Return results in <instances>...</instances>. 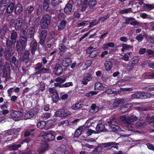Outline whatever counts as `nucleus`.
<instances>
[{
	"label": "nucleus",
	"mask_w": 154,
	"mask_h": 154,
	"mask_svg": "<svg viewBox=\"0 0 154 154\" xmlns=\"http://www.w3.org/2000/svg\"><path fill=\"white\" fill-rule=\"evenodd\" d=\"M96 0H89L88 2V5L90 9L92 8L96 4Z\"/></svg>",
	"instance_id": "nucleus-46"
},
{
	"label": "nucleus",
	"mask_w": 154,
	"mask_h": 154,
	"mask_svg": "<svg viewBox=\"0 0 154 154\" xmlns=\"http://www.w3.org/2000/svg\"><path fill=\"white\" fill-rule=\"evenodd\" d=\"M66 80L65 77L61 76L60 77H58L55 79V81L60 83H63Z\"/></svg>",
	"instance_id": "nucleus-50"
},
{
	"label": "nucleus",
	"mask_w": 154,
	"mask_h": 154,
	"mask_svg": "<svg viewBox=\"0 0 154 154\" xmlns=\"http://www.w3.org/2000/svg\"><path fill=\"white\" fill-rule=\"evenodd\" d=\"M112 63L109 61H106L105 63V66L106 70H109L112 67Z\"/></svg>",
	"instance_id": "nucleus-37"
},
{
	"label": "nucleus",
	"mask_w": 154,
	"mask_h": 154,
	"mask_svg": "<svg viewBox=\"0 0 154 154\" xmlns=\"http://www.w3.org/2000/svg\"><path fill=\"white\" fill-rule=\"evenodd\" d=\"M135 65L131 62V61H130L127 67V71H131Z\"/></svg>",
	"instance_id": "nucleus-53"
},
{
	"label": "nucleus",
	"mask_w": 154,
	"mask_h": 154,
	"mask_svg": "<svg viewBox=\"0 0 154 154\" xmlns=\"http://www.w3.org/2000/svg\"><path fill=\"white\" fill-rule=\"evenodd\" d=\"M46 122L42 121L39 122L37 124V125L39 128L42 129L44 128L45 126L46 125Z\"/></svg>",
	"instance_id": "nucleus-43"
},
{
	"label": "nucleus",
	"mask_w": 154,
	"mask_h": 154,
	"mask_svg": "<svg viewBox=\"0 0 154 154\" xmlns=\"http://www.w3.org/2000/svg\"><path fill=\"white\" fill-rule=\"evenodd\" d=\"M21 146L20 144H14L9 146L8 147V149L10 150H15Z\"/></svg>",
	"instance_id": "nucleus-42"
},
{
	"label": "nucleus",
	"mask_w": 154,
	"mask_h": 154,
	"mask_svg": "<svg viewBox=\"0 0 154 154\" xmlns=\"http://www.w3.org/2000/svg\"><path fill=\"white\" fill-rule=\"evenodd\" d=\"M87 3L86 1H84L82 5V11H85L88 7Z\"/></svg>",
	"instance_id": "nucleus-57"
},
{
	"label": "nucleus",
	"mask_w": 154,
	"mask_h": 154,
	"mask_svg": "<svg viewBox=\"0 0 154 154\" xmlns=\"http://www.w3.org/2000/svg\"><path fill=\"white\" fill-rule=\"evenodd\" d=\"M73 85V84L72 82H68L62 85V88H66L72 86Z\"/></svg>",
	"instance_id": "nucleus-63"
},
{
	"label": "nucleus",
	"mask_w": 154,
	"mask_h": 154,
	"mask_svg": "<svg viewBox=\"0 0 154 154\" xmlns=\"http://www.w3.org/2000/svg\"><path fill=\"white\" fill-rule=\"evenodd\" d=\"M15 13L16 14H20L23 11V7L20 4H17L16 5L14 9Z\"/></svg>",
	"instance_id": "nucleus-22"
},
{
	"label": "nucleus",
	"mask_w": 154,
	"mask_h": 154,
	"mask_svg": "<svg viewBox=\"0 0 154 154\" xmlns=\"http://www.w3.org/2000/svg\"><path fill=\"white\" fill-rule=\"evenodd\" d=\"M69 124V122L67 120L61 121L59 123V126H60L63 125V126H66L68 125Z\"/></svg>",
	"instance_id": "nucleus-54"
},
{
	"label": "nucleus",
	"mask_w": 154,
	"mask_h": 154,
	"mask_svg": "<svg viewBox=\"0 0 154 154\" xmlns=\"http://www.w3.org/2000/svg\"><path fill=\"white\" fill-rule=\"evenodd\" d=\"M49 92L52 99L53 101L55 103L57 102L59 100L58 94L57 91L53 88H50Z\"/></svg>",
	"instance_id": "nucleus-4"
},
{
	"label": "nucleus",
	"mask_w": 154,
	"mask_h": 154,
	"mask_svg": "<svg viewBox=\"0 0 154 154\" xmlns=\"http://www.w3.org/2000/svg\"><path fill=\"white\" fill-rule=\"evenodd\" d=\"M37 43L35 41L32 45L31 53L32 54H34L35 52L37 49Z\"/></svg>",
	"instance_id": "nucleus-35"
},
{
	"label": "nucleus",
	"mask_w": 154,
	"mask_h": 154,
	"mask_svg": "<svg viewBox=\"0 0 154 154\" xmlns=\"http://www.w3.org/2000/svg\"><path fill=\"white\" fill-rule=\"evenodd\" d=\"M97 93V92L96 91H90L89 93H87L86 96L88 97H91L93 95L96 94Z\"/></svg>",
	"instance_id": "nucleus-56"
},
{
	"label": "nucleus",
	"mask_w": 154,
	"mask_h": 154,
	"mask_svg": "<svg viewBox=\"0 0 154 154\" xmlns=\"http://www.w3.org/2000/svg\"><path fill=\"white\" fill-rule=\"evenodd\" d=\"M117 145L116 143L112 142L102 143L95 148L93 150V152L94 154H98L102 151L103 149L104 148L114 147L117 148L118 146Z\"/></svg>",
	"instance_id": "nucleus-1"
},
{
	"label": "nucleus",
	"mask_w": 154,
	"mask_h": 154,
	"mask_svg": "<svg viewBox=\"0 0 154 154\" xmlns=\"http://www.w3.org/2000/svg\"><path fill=\"white\" fill-rule=\"evenodd\" d=\"M146 125V123L145 121L142 120H138L137 122L135 124V126L137 128L144 127Z\"/></svg>",
	"instance_id": "nucleus-21"
},
{
	"label": "nucleus",
	"mask_w": 154,
	"mask_h": 154,
	"mask_svg": "<svg viewBox=\"0 0 154 154\" xmlns=\"http://www.w3.org/2000/svg\"><path fill=\"white\" fill-rule=\"evenodd\" d=\"M136 39L139 42H141L143 39V37L142 34L141 33L139 34L136 36Z\"/></svg>",
	"instance_id": "nucleus-60"
},
{
	"label": "nucleus",
	"mask_w": 154,
	"mask_h": 154,
	"mask_svg": "<svg viewBox=\"0 0 154 154\" xmlns=\"http://www.w3.org/2000/svg\"><path fill=\"white\" fill-rule=\"evenodd\" d=\"M60 0H51V3L52 6L55 8H57L59 4L61 3Z\"/></svg>",
	"instance_id": "nucleus-38"
},
{
	"label": "nucleus",
	"mask_w": 154,
	"mask_h": 154,
	"mask_svg": "<svg viewBox=\"0 0 154 154\" xmlns=\"http://www.w3.org/2000/svg\"><path fill=\"white\" fill-rule=\"evenodd\" d=\"M99 110V107L97 106L95 104H93L91 107L90 111L92 113H95L98 112Z\"/></svg>",
	"instance_id": "nucleus-40"
},
{
	"label": "nucleus",
	"mask_w": 154,
	"mask_h": 154,
	"mask_svg": "<svg viewBox=\"0 0 154 154\" xmlns=\"http://www.w3.org/2000/svg\"><path fill=\"white\" fill-rule=\"evenodd\" d=\"M104 88V87L101 83L98 82L95 83L94 88L95 90H103Z\"/></svg>",
	"instance_id": "nucleus-31"
},
{
	"label": "nucleus",
	"mask_w": 154,
	"mask_h": 154,
	"mask_svg": "<svg viewBox=\"0 0 154 154\" xmlns=\"http://www.w3.org/2000/svg\"><path fill=\"white\" fill-rule=\"evenodd\" d=\"M29 54V51L26 50L25 51L22 57L23 61L25 60H26L28 58Z\"/></svg>",
	"instance_id": "nucleus-45"
},
{
	"label": "nucleus",
	"mask_w": 154,
	"mask_h": 154,
	"mask_svg": "<svg viewBox=\"0 0 154 154\" xmlns=\"http://www.w3.org/2000/svg\"><path fill=\"white\" fill-rule=\"evenodd\" d=\"M10 115L13 118H20L23 116V113L20 111L12 110L11 111Z\"/></svg>",
	"instance_id": "nucleus-8"
},
{
	"label": "nucleus",
	"mask_w": 154,
	"mask_h": 154,
	"mask_svg": "<svg viewBox=\"0 0 154 154\" xmlns=\"http://www.w3.org/2000/svg\"><path fill=\"white\" fill-rule=\"evenodd\" d=\"M88 22V21H83L82 22L78 23L77 24V26L79 27L82 26L87 25V23Z\"/></svg>",
	"instance_id": "nucleus-58"
},
{
	"label": "nucleus",
	"mask_w": 154,
	"mask_h": 154,
	"mask_svg": "<svg viewBox=\"0 0 154 154\" xmlns=\"http://www.w3.org/2000/svg\"><path fill=\"white\" fill-rule=\"evenodd\" d=\"M82 104L78 103L74 104L72 107V108L74 110H77L82 107Z\"/></svg>",
	"instance_id": "nucleus-49"
},
{
	"label": "nucleus",
	"mask_w": 154,
	"mask_h": 154,
	"mask_svg": "<svg viewBox=\"0 0 154 154\" xmlns=\"http://www.w3.org/2000/svg\"><path fill=\"white\" fill-rule=\"evenodd\" d=\"M131 8H129L125 10H121L120 11V13L122 14L127 13L130 12L131 11Z\"/></svg>",
	"instance_id": "nucleus-62"
},
{
	"label": "nucleus",
	"mask_w": 154,
	"mask_h": 154,
	"mask_svg": "<svg viewBox=\"0 0 154 154\" xmlns=\"http://www.w3.org/2000/svg\"><path fill=\"white\" fill-rule=\"evenodd\" d=\"M51 17L47 14H45L43 16L41 21V26L43 29H46L48 28L50 24Z\"/></svg>",
	"instance_id": "nucleus-3"
},
{
	"label": "nucleus",
	"mask_w": 154,
	"mask_h": 154,
	"mask_svg": "<svg viewBox=\"0 0 154 154\" xmlns=\"http://www.w3.org/2000/svg\"><path fill=\"white\" fill-rule=\"evenodd\" d=\"M143 7L145 9H147L149 10H151L154 8V7L153 5H149L146 4H144Z\"/></svg>",
	"instance_id": "nucleus-51"
},
{
	"label": "nucleus",
	"mask_w": 154,
	"mask_h": 154,
	"mask_svg": "<svg viewBox=\"0 0 154 154\" xmlns=\"http://www.w3.org/2000/svg\"><path fill=\"white\" fill-rule=\"evenodd\" d=\"M83 127L82 126H81L77 129L74 134V136L75 137H78L80 135L83 129Z\"/></svg>",
	"instance_id": "nucleus-32"
},
{
	"label": "nucleus",
	"mask_w": 154,
	"mask_h": 154,
	"mask_svg": "<svg viewBox=\"0 0 154 154\" xmlns=\"http://www.w3.org/2000/svg\"><path fill=\"white\" fill-rule=\"evenodd\" d=\"M56 71L55 74L57 75L60 74L63 72V69L61 66L59 64H57L55 67Z\"/></svg>",
	"instance_id": "nucleus-27"
},
{
	"label": "nucleus",
	"mask_w": 154,
	"mask_h": 154,
	"mask_svg": "<svg viewBox=\"0 0 154 154\" xmlns=\"http://www.w3.org/2000/svg\"><path fill=\"white\" fill-rule=\"evenodd\" d=\"M125 103V100L123 99H118L115 100L113 104V106L114 108L119 107L121 105Z\"/></svg>",
	"instance_id": "nucleus-13"
},
{
	"label": "nucleus",
	"mask_w": 154,
	"mask_h": 154,
	"mask_svg": "<svg viewBox=\"0 0 154 154\" xmlns=\"http://www.w3.org/2000/svg\"><path fill=\"white\" fill-rule=\"evenodd\" d=\"M16 42L11 39H7L6 40V44L8 49L11 50L14 49Z\"/></svg>",
	"instance_id": "nucleus-9"
},
{
	"label": "nucleus",
	"mask_w": 154,
	"mask_h": 154,
	"mask_svg": "<svg viewBox=\"0 0 154 154\" xmlns=\"http://www.w3.org/2000/svg\"><path fill=\"white\" fill-rule=\"evenodd\" d=\"M43 64L41 63H38L35 65V70L38 71L34 73V75H37L42 74L49 73L51 72V70L49 68H42Z\"/></svg>",
	"instance_id": "nucleus-2"
},
{
	"label": "nucleus",
	"mask_w": 154,
	"mask_h": 154,
	"mask_svg": "<svg viewBox=\"0 0 154 154\" xmlns=\"http://www.w3.org/2000/svg\"><path fill=\"white\" fill-rule=\"evenodd\" d=\"M66 23L67 21L66 20L64 19L61 20L57 26L58 30L60 31L65 29L66 28Z\"/></svg>",
	"instance_id": "nucleus-15"
},
{
	"label": "nucleus",
	"mask_w": 154,
	"mask_h": 154,
	"mask_svg": "<svg viewBox=\"0 0 154 154\" xmlns=\"http://www.w3.org/2000/svg\"><path fill=\"white\" fill-rule=\"evenodd\" d=\"M91 77L90 75L88 74H86L84 75L82 82L84 85H86L88 82L91 80Z\"/></svg>",
	"instance_id": "nucleus-20"
},
{
	"label": "nucleus",
	"mask_w": 154,
	"mask_h": 154,
	"mask_svg": "<svg viewBox=\"0 0 154 154\" xmlns=\"http://www.w3.org/2000/svg\"><path fill=\"white\" fill-rule=\"evenodd\" d=\"M121 119L122 120L125 121L128 124H130L132 122L136 121L138 119L137 117L134 116H128L127 118L123 116L121 117Z\"/></svg>",
	"instance_id": "nucleus-7"
},
{
	"label": "nucleus",
	"mask_w": 154,
	"mask_h": 154,
	"mask_svg": "<svg viewBox=\"0 0 154 154\" xmlns=\"http://www.w3.org/2000/svg\"><path fill=\"white\" fill-rule=\"evenodd\" d=\"M48 144L46 143H44L41 145L40 147L38 149V152L39 153H43L48 149Z\"/></svg>",
	"instance_id": "nucleus-19"
},
{
	"label": "nucleus",
	"mask_w": 154,
	"mask_h": 154,
	"mask_svg": "<svg viewBox=\"0 0 154 154\" xmlns=\"http://www.w3.org/2000/svg\"><path fill=\"white\" fill-rule=\"evenodd\" d=\"M34 7L32 6H29L26 8L24 12L26 14H29L34 11Z\"/></svg>",
	"instance_id": "nucleus-36"
},
{
	"label": "nucleus",
	"mask_w": 154,
	"mask_h": 154,
	"mask_svg": "<svg viewBox=\"0 0 154 154\" xmlns=\"http://www.w3.org/2000/svg\"><path fill=\"white\" fill-rule=\"evenodd\" d=\"M105 129V126L103 123L102 121H99L97 125L96 129L97 131H102Z\"/></svg>",
	"instance_id": "nucleus-24"
},
{
	"label": "nucleus",
	"mask_w": 154,
	"mask_h": 154,
	"mask_svg": "<svg viewBox=\"0 0 154 154\" xmlns=\"http://www.w3.org/2000/svg\"><path fill=\"white\" fill-rule=\"evenodd\" d=\"M14 4L11 3L8 6L6 10V12L8 14L11 13L14 8Z\"/></svg>",
	"instance_id": "nucleus-30"
},
{
	"label": "nucleus",
	"mask_w": 154,
	"mask_h": 154,
	"mask_svg": "<svg viewBox=\"0 0 154 154\" xmlns=\"http://www.w3.org/2000/svg\"><path fill=\"white\" fill-rule=\"evenodd\" d=\"M98 54V52H97L96 50L92 51L90 54L89 56L90 57L93 58L96 57Z\"/></svg>",
	"instance_id": "nucleus-55"
},
{
	"label": "nucleus",
	"mask_w": 154,
	"mask_h": 154,
	"mask_svg": "<svg viewBox=\"0 0 154 154\" xmlns=\"http://www.w3.org/2000/svg\"><path fill=\"white\" fill-rule=\"evenodd\" d=\"M47 35V32L45 30H42L40 34L39 37L46 38Z\"/></svg>",
	"instance_id": "nucleus-52"
},
{
	"label": "nucleus",
	"mask_w": 154,
	"mask_h": 154,
	"mask_svg": "<svg viewBox=\"0 0 154 154\" xmlns=\"http://www.w3.org/2000/svg\"><path fill=\"white\" fill-rule=\"evenodd\" d=\"M14 54V52L12 49H8L5 51L4 54L5 58L7 60H9Z\"/></svg>",
	"instance_id": "nucleus-17"
},
{
	"label": "nucleus",
	"mask_w": 154,
	"mask_h": 154,
	"mask_svg": "<svg viewBox=\"0 0 154 154\" xmlns=\"http://www.w3.org/2000/svg\"><path fill=\"white\" fill-rule=\"evenodd\" d=\"M115 46V44L114 43L109 42L106 44H105L104 45V47L106 48H108L109 47L113 48Z\"/></svg>",
	"instance_id": "nucleus-61"
},
{
	"label": "nucleus",
	"mask_w": 154,
	"mask_h": 154,
	"mask_svg": "<svg viewBox=\"0 0 154 154\" xmlns=\"http://www.w3.org/2000/svg\"><path fill=\"white\" fill-rule=\"evenodd\" d=\"M11 64L12 66L15 67H17L18 66V61L15 57L14 56L12 57V60L11 62Z\"/></svg>",
	"instance_id": "nucleus-28"
},
{
	"label": "nucleus",
	"mask_w": 154,
	"mask_h": 154,
	"mask_svg": "<svg viewBox=\"0 0 154 154\" xmlns=\"http://www.w3.org/2000/svg\"><path fill=\"white\" fill-rule=\"evenodd\" d=\"M122 48L121 49V51L124 52L125 50H129L132 48L131 46L130 45H127L125 44H122Z\"/></svg>",
	"instance_id": "nucleus-41"
},
{
	"label": "nucleus",
	"mask_w": 154,
	"mask_h": 154,
	"mask_svg": "<svg viewBox=\"0 0 154 154\" xmlns=\"http://www.w3.org/2000/svg\"><path fill=\"white\" fill-rule=\"evenodd\" d=\"M38 112V109L34 108L28 111L25 115V119H26L33 117Z\"/></svg>",
	"instance_id": "nucleus-6"
},
{
	"label": "nucleus",
	"mask_w": 154,
	"mask_h": 154,
	"mask_svg": "<svg viewBox=\"0 0 154 154\" xmlns=\"http://www.w3.org/2000/svg\"><path fill=\"white\" fill-rule=\"evenodd\" d=\"M72 5L69 4H67L64 8V12L66 14H69L71 13L72 11Z\"/></svg>",
	"instance_id": "nucleus-16"
},
{
	"label": "nucleus",
	"mask_w": 154,
	"mask_h": 154,
	"mask_svg": "<svg viewBox=\"0 0 154 154\" xmlns=\"http://www.w3.org/2000/svg\"><path fill=\"white\" fill-rule=\"evenodd\" d=\"M20 91V89L19 88L17 87L15 88H11L8 90V92L9 94L8 96H11V93L14 92L18 93Z\"/></svg>",
	"instance_id": "nucleus-29"
},
{
	"label": "nucleus",
	"mask_w": 154,
	"mask_h": 154,
	"mask_svg": "<svg viewBox=\"0 0 154 154\" xmlns=\"http://www.w3.org/2000/svg\"><path fill=\"white\" fill-rule=\"evenodd\" d=\"M144 97V94L143 93L139 92H136L133 94L131 95V97L132 99H138L143 98Z\"/></svg>",
	"instance_id": "nucleus-25"
},
{
	"label": "nucleus",
	"mask_w": 154,
	"mask_h": 154,
	"mask_svg": "<svg viewBox=\"0 0 154 154\" xmlns=\"http://www.w3.org/2000/svg\"><path fill=\"white\" fill-rule=\"evenodd\" d=\"M67 48L64 46L63 44H60L59 46V51L65 52L67 50Z\"/></svg>",
	"instance_id": "nucleus-44"
},
{
	"label": "nucleus",
	"mask_w": 154,
	"mask_h": 154,
	"mask_svg": "<svg viewBox=\"0 0 154 154\" xmlns=\"http://www.w3.org/2000/svg\"><path fill=\"white\" fill-rule=\"evenodd\" d=\"M18 36L17 32L15 30H13L11 33L10 38L16 42V40Z\"/></svg>",
	"instance_id": "nucleus-33"
},
{
	"label": "nucleus",
	"mask_w": 154,
	"mask_h": 154,
	"mask_svg": "<svg viewBox=\"0 0 154 154\" xmlns=\"http://www.w3.org/2000/svg\"><path fill=\"white\" fill-rule=\"evenodd\" d=\"M22 23V18L20 17L17 19L15 24V28L16 30H19L21 28Z\"/></svg>",
	"instance_id": "nucleus-12"
},
{
	"label": "nucleus",
	"mask_w": 154,
	"mask_h": 154,
	"mask_svg": "<svg viewBox=\"0 0 154 154\" xmlns=\"http://www.w3.org/2000/svg\"><path fill=\"white\" fill-rule=\"evenodd\" d=\"M16 43V49L18 53H21L25 49L26 46L22 44L20 42L17 40Z\"/></svg>",
	"instance_id": "nucleus-10"
},
{
	"label": "nucleus",
	"mask_w": 154,
	"mask_h": 154,
	"mask_svg": "<svg viewBox=\"0 0 154 154\" xmlns=\"http://www.w3.org/2000/svg\"><path fill=\"white\" fill-rule=\"evenodd\" d=\"M19 42L24 44L26 46L27 45V37L24 36L22 35L20 37L19 40H18Z\"/></svg>",
	"instance_id": "nucleus-34"
},
{
	"label": "nucleus",
	"mask_w": 154,
	"mask_h": 154,
	"mask_svg": "<svg viewBox=\"0 0 154 154\" xmlns=\"http://www.w3.org/2000/svg\"><path fill=\"white\" fill-rule=\"evenodd\" d=\"M146 120L150 123L154 122V116L151 117L148 116L146 118Z\"/></svg>",
	"instance_id": "nucleus-64"
},
{
	"label": "nucleus",
	"mask_w": 154,
	"mask_h": 154,
	"mask_svg": "<svg viewBox=\"0 0 154 154\" xmlns=\"http://www.w3.org/2000/svg\"><path fill=\"white\" fill-rule=\"evenodd\" d=\"M71 61V58L69 57H66L62 61L61 64L63 66L67 67L70 64Z\"/></svg>",
	"instance_id": "nucleus-23"
},
{
	"label": "nucleus",
	"mask_w": 154,
	"mask_h": 154,
	"mask_svg": "<svg viewBox=\"0 0 154 154\" xmlns=\"http://www.w3.org/2000/svg\"><path fill=\"white\" fill-rule=\"evenodd\" d=\"M42 136L43 138L48 141H52L55 139V136L51 133H45Z\"/></svg>",
	"instance_id": "nucleus-11"
},
{
	"label": "nucleus",
	"mask_w": 154,
	"mask_h": 154,
	"mask_svg": "<svg viewBox=\"0 0 154 154\" xmlns=\"http://www.w3.org/2000/svg\"><path fill=\"white\" fill-rule=\"evenodd\" d=\"M35 32V28L34 26H32L30 27L27 30L28 35L30 38H34V35Z\"/></svg>",
	"instance_id": "nucleus-18"
},
{
	"label": "nucleus",
	"mask_w": 154,
	"mask_h": 154,
	"mask_svg": "<svg viewBox=\"0 0 154 154\" xmlns=\"http://www.w3.org/2000/svg\"><path fill=\"white\" fill-rule=\"evenodd\" d=\"M109 126V127L112 129V130L114 131H119L120 129L119 126L116 124H110Z\"/></svg>",
	"instance_id": "nucleus-39"
},
{
	"label": "nucleus",
	"mask_w": 154,
	"mask_h": 154,
	"mask_svg": "<svg viewBox=\"0 0 154 154\" xmlns=\"http://www.w3.org/2000/svg\"><path fill=\"white\" fill-rule=\"evenodd\" d=\"M70 114L69 112L67 109H61L57 111L55 113L56 116L64 117Z\"/></svg>",
	"instance_id": "nucleus-5"
},
{
	"label": "nucleus",
	"mask_w": 154,
	"mask_h": 154,
	"mask_svg": "<svg viewBox=\"0 0 154 154\" xmlns=\"http://www.w3.org/2000/svg\"><path fill=\"white\" fill-rule=\"evenodd\" d=\"M92 46L89 47L86 50V53L87 54H89L91 52V50L93 49H95L96 48H94V44L91 45Z\"/></svg>",
	"instance_id": "nucleus-59"
},
{
	"label": "nucleus",
	"mask_w": 154,
	"mask_h": 154,
	"mask_svg": "<svg viewBox=\"0 0 154 154\" xmlns=\"http://www.w3.org/2000/svg\"><path fill=\"white\" fill-rule=\"evenodd\" d=\"M139 60V57L138 56H135L133 57L130 60L131 62L135 65Z\"/></svg>",
	"instance_id": "nucleus-48"
},
{
	"label": "nucleus",
	"mask_w": 154,
	"mask_h": 154,
	"mask_svg": "<svg viewBox=\"0 0 154 154\" xmlns=\"http://www.w3.org/2000/svg\"><path fill=\"white\" fill-rule=\"evenodd\" d=\"M7 67H4V68L1 71V74L5 78L7 77L9 75V73L8 70H9L10 68L9 65L8 63L6 64Z\"/></svg>",
	"instance_id": "nucleus-14"
},
{
	"label": "nucleus",
	"mask_w": 154,
	"mask_h": 154,
	"mask_svg": "<svg viewBox=\"0 0 154 154\" xmlns=\"http://www.w3.org/2000/svg\"><path fill=\"white\" fill-rule=\"evenodd\" d=\"M49 0H44L43 3V8L44 10H47L49 7Z\"/></svg>",
	"instance_id": "nucleus-47"
},
{
	"label": "nucleus",
	"mask_w": 154,
	"mask_h": 154,
	"mask_svg": "<svg viewBox=\"0 0 154 154\" xmlns=\"http://www.w3.org/2000/svg\"><path fill=\"white\" fill-rule=\"evenodd\" d=\"M130 107V106L129 104H125L121 108L120 111L122 113H125L128 112Z\"/></svg>",
	"instance_id": "nucleus-26"
}]
</instances>
